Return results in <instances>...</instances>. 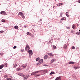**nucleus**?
I'll return each instance as SVG.
<instances>
[{
  "mask_svg": "<svg viewBox=\"0 0 80 80\" xmlns=\"http://www.w3.org/2000/svg\"><path fill=\"white\" fill-rule=\"evenodd\" d=\"M66 13H67H67H68V12H66Z\"/></svg>",
  "mask_w": 80,
  "mask_h": 80,
  "instance_id": "680f3d73",
  "label": "nucleus"
},
{
  "mask_svg": "<svg viewBox=\"0 0 80 80\" xmlns=\"http://www.w3.org/2000/svg\"><path fill=\"white\" fill-rule=\"evenodd\" d=\"M63 15V13H60V17H62V15Z\"/></svg>",
  "mask_w": 80,
  "mask_h": 80,
  "instance_id": "473e14b6",
  "label": "nucleus"
},
{
  "mask_svg": "<svg viewBox=\"0 0 80 80\" xmlns=\"http://www.w3.org/2000/svg\"><path fill=\"white\" fill-rule=\"evenodd\" d=\"M4 13H5V11H2L0 13L2 15H3L4 14Z\"/></svg>",
  "mask_w": 80,
  "mask_h": 80,
  "instance_id": "aec40b11",
  "label": "nucleus"
},
{
  "mask_svg": "<svg viewBox=\"0 0 80 80\" xmlns=\"http://www.w3.org/2000/svg\"><path fill=\"white\" fill-rule=\"evenodd\" d=\"M71 33H73V34L75 33V31H73V30H71Z\"/></svg>",
  "mask_w": 80,
  "mask_h": 80,
  "instance_id": "a878e982",
  "label": "nucleus"
},
{
  "mask_svg": "<svg viewBox=\"0 0 80 80\" xmlns=\"http://www.w3.org/2000/svg\"><path fill=\"white\" fill-rule=\"evenodd\" d=\"M57 61V60L56 59L54 58L51 61V63H53L54 62H56Z\"/></svg>",
  "mask_w": 80,
  "mask_h": 80,
  "instance_id": "0eeeda50",
  "label": "nucleus"
},
{
  "mask_svg": "<svg viewBox=\"0 0 80 80\" xmlns=\"http://www.w3.org/2000/svg\"><path fill=\"white\" fill-rule=\"evenodd\" d=\"M14 65V64H13Z\"/></svg>",
  "mask_w": 80,
  "mask_h": 80,
  "instance_id": "338daca9",
  "label": "nucleus"
},
{
  "mask_svg": "<svg viewBox=\"0 0 80 80\" xmlns=\"http://www.w3.org/2000/svg\"><path fill=\"white\" fill-rule=\"evenodd\" d=\"M38 76H40V74H38L37 75V74L36 75H34V77H38Z\"/></svg>",
  "mask_w": 80,
  "mask_h": 80,
  "instance_id": "393cba45",
  "label": "nucleus"
},
{
  "mask_svg": "<svg viewBox=\"0 0 80 80\" xmlns=\"http://www.w3.org/2000/svg\"><path fill=\"white\" fill-rule=\"evenodd\" d=\"M55 80H61V78L58 77L56 78Z\"/></svg>",
  "mask_w": 80,
  "mask_h": 80,
  "instance_id": "2eb2a0df",
  "label": "nucleus"
},
{
  "mask_svg": "<svg viewBox=\"0 0 80 80\" xmlns=\"http://www.w3.org/2000/svg\"><path fill=\"white\" fill-rule=\"evenodd\" d=\"M48 58V56L47 55H45L44 56V59H47Z\"/></svg>",
  "mask_w": 80,
  "mask_h": 80,
  "instance_id": "4be33fe9",
  "label": "nucleus"
},
{
  "mask_svg": "<svg viewBox=\"0 0 80 80\" xmlns=\"http://www.w3.org/2000/svg\"><path fill=\"white\" fill-rule=\"evenodd\" d=\"M76 35H80V31H79L78 32H76Z\"/></svg>",
  "mask_w": 80,
  "mask_h": 80,
  "instance_id": "c85d7f7f",
  "label": "nucleus"
},
{
  "mask_svg": "<svg viewBox=\"0 0 80 80\" xmlns=\"http://www.w3.org/2000/svg\"><path fill=\"white\" fill-rule=\"evenodd\" d=\"M20 76L21 77H25V75L23 73H21L20 74Z\"/></svg>",
  "mask_w": 80,
  "mask_h": 80,
  "instance_id": "4468645a",
  "label": "nucleus"
},
{
  "mask_svg": "<svg viewBox=\"0 0 80 80\" xmlns=\"http://www.w3.org/2000/svg\"><path fill=\"white\" fill-rule=\"evenodd\" d=\"M48 55L50 57H53V54L51 53H48Z\"/></svg>",
  "mask_w": 80,
  "mask_h": 80,
  "instance_id": "1a4fd4ad",
  "label": "nucleus"
},
{
  "mask_svg": "<svg viewBox=\"0 0 80 80\" xmlns=\"http://www.w3.org/2000/svg\"><path fill=\"white\" fill-rule=\"evenodd\" d=\"M29 49H30V47L28 45H27L26 46L25 50H26L27 51L28 50H29Z\"/></svg>",
  "mask_w": 80,
  "mask_h": 80,
  "instance_id": "7ed1b4c3",
  "label": "nucleus"
},
{
  "mask_svg": "<svg viewBox=\"0 0 80 80\" xmlns=\"http://www.w3.org/2000/svg\"><path fill=\"white\" fill-rule=\"evenodd\" d=\"M0 55H3V53H0Z\"/></svg>",
  "mask_w": 80,
  "mask_h": 80,
  "instance_id": "79ce46f5",
  "label": "nucleus"
},
{
  "mask_svg": "<svg viewBox=\"0 0 80 80\" xmlns=\"http://www.w3.org/2000/svg\"><path fill=\"white\" fill-rule=\"evenodd\" d=\"M27 34L28 35H30V36L32 35V34L31 33L29 32H27Z\"/></svg>",
  "mask_w": 80,
  "mask_h": 80,
  "instance_id": "f3484780",
  "label": "nucleus"
},
{
  "mask_svg": "<svg viewBox=\"0 0 80 80\" xmlns=\"http://www.w3.org/2000/svg\"><path fill=\"white\" fill-rule=\"evenodd\" d=\"M24 28H27V26H24Z\"/></svg>",
  "mask_w": 80,
  "mask_h": 80,
  "instance_id": "6e6d98bb",
  "label": "nucleus"
},
{
  "mask_svg": "<svg viewBox=\"0 0 80 80\" xmlns=\"http://www.w3.org/2000/svg\"><path fill=\"white\" fill-rule=\"evenodd\" d=\"M36 72L35 71L34 72L31 73V75L33 76V75H36Z\"/></svg>",
  "mask_w": 80,
  "mask_h": 80,
  "instance_id": "423d86ee",
  "label": "nucleus"
},
{
  "mask_svg": "<svg viewBox=\"0 0 80 80\" xmlns=\"http://www.w3.org/2000/svg\"><path fill=\"white\" fill-rule=\"evenodd\" d=\"M65 20V19L64 18H62L61 19L62 21H63V20Z\"/></svg>",
  "mask_w": 80,
  "mask_h": 80,
  "instance_id": "37998d69",
  "label": "nucleus"
},
{
  "mask_svg": "<svg viewBox=\"0 0 80 80\" xmlns=\"http://www.w3.org/2000/svg\"><path fill=\"white\" fill-rule=\"evenodd\" d=\"M66 15L67 17H70V15L68 14H66Z\"/></svg>",
  "mask_w": 80,
  "mask_h": 80,
  "instance_id": "f704fd0d",
  "label": "nucleus"
},
{
  "mask_svg": "<svg viewBox=\"0 0 80 80\" xmlns=\"http://www.w3.org/2000/svg\"><path fill=\"white\" fill-rule=\"evenodd\" d=\"M66 28H67V29H68V30H69V29H70V27H67Z\"/></svg>",
  "mask_w": 80,
  "mask_h": 80,
  "instance_id": "ea45409f",
  "label": "nucleus"
},
{
  "mask_svg": "<svg viewBox=\"0 0 80 80\" xmlns=\"http://www.w3.org/2000/svg\"><path fill=\"white\" fill-rule=\"evenodd\" d=\"M43 59H42L40 60L39 61V63H42L43 61Z\"/></svg>",
  "mask_w": 80,
  "mask_h": 80,
  "instance_id": "6e6552de",
  "label": "nucleus"
},
{
  "mask_svg": "<svg viewBox=\"0 0 80 80\" xmlns=\"http://www.w3.org/2000/svg\"><path fill=\"white\" fill-rule=\"evenodd\" d=\"M74 6H76V5H74Z\"/></svg>",
  "mask_w": 80,
  "mask_h": 80,
  "instance_id": "e2e57ef3",
  "label": "nucleus"
},
{
  "mask_svg": "<svg viewBox=\"0 0 80 80\" xmlns=\"http://www.w3.org/2000/svg\"><path fill=\"white\" fill-rule=\"evenodd\" d=\"M35 72H36V73H38V72H42V70L36 71Z\"/></svg>",
  "mask_w": 80,
  "mask_h": 80,
  "instance_id": "b1692460",
  "label": "nucleus"
},
{
  "mask_svg": "<svg viewBox=\"0 0 80 80\" xmlns=\"http://www.w3.org/2000/svg\"><path fill=\"white\" fill-rule=\"evenodd\" d=\"M17 71H19V70H22L21 68H18L17 69Z\"/></svg>",
  "mask_w": 80,
  "mask_h": 80,
  "instance_id": "6ab92c4d",
  "label": "nucleus"
},
{
  "mask_svg": "<svg viewBox=\"0 0 80 80\" xmlns=\"http://www.w3.org/2000/svg\"><path fill=\"white\" fill-rule=\"evenodd\" d=\"M49 42H50V43H52V41H51V40H50Z\"/></svg>",
  "mask_w": 80,
  "mask_h": 80,
  "instance_id": "8fccbe9b",
  "label": "nucleus"
},
{
  "mask_svg": "<svg viewBox=\"0 0 80 80\" xmlns=\"http://www.w3.org/2000/svg\"><path fill=\"white\" fill-rule=\"evenodd\" d=\"M28 76V77H30V75H26Z\"/></svg>",
  "mask_w": 80,
  "mask_h": 80,
  "instance_id": "de8ad7c7",
  "label": "nucleus"
},
{
  "mask_svg": "<svg viewBox=\"0 0 80 80\" xmlns=\"http://www.w3.org/2000/svg\"><path fill=\"white\" fill-rule=\"evenodd\" d=\"M17 66H18V65H17V64L16 65V67H17Z\"/></svg>",
  "mask_w": 80,
  "mask_h": 80,
  "instance_id": "603ef678",
  "label": "nucleus"
},
{
  "mask_svg": "<svg viewBox=\"0 0 80 80\" xmlns=\"http://www.w3.org/2000/svg\"><path fill=\"white\" fill-rule=\"evenodd\" d=\"M63 3H59V4H58L57 5L58 7H60V5H62Z\"/></svg>",
  "mask_w": 80,
  "mask_h": 80,
  "instance_id": "dca6fc26",
  "label": "nucleus"
},
{
  "mask_svg": "<svg viewBox=\"0 0 80 80\" xmlns=\"http://www.w3.org/2000/svg\"><path fill=\"white\" fill-rule=\"evenodd\" d=\"M69 64H70V65H72L73 64H74V63H75V62H69Z\"/></svg>",
  "mask_w": 80,
  "mask_h": 80,
  "instance_id": "ddd939ff",
  "label": "nucleus"
},
{
  "mask_svg": "<svg viewBox=\"0 0 80 80\" xmlns=\"http://www.w3.org/2000/svg\"><path fill=\"white\" fill-rule=\"evenodd\" d=\"M3 32H4L3 31H0V33H3Z\"/></svg>",
  "mask_w": 80,
  "mask_h": 80,
  "instance_id": "72a5a7b5",
  "label": "nucleus"
},
{
  "mask_svg": "<svg viewBox=\"0 0 80 80\" xmlns=\"http://www.w3.org/2000/svg\"><path fill=\"white\" fill-rule=\"evenodd\" d=\"M42 72L43 73L45 74V73H47L48 72V70L47 69H45L43 70H41Z\"/></svg>",
  "mask_w": 80,
  "mask_h": 80,
  "instance_id": "f03ea898",
  "label": "nucleus"
},
{
  "mask_svg": "<svg viewBox=\"0 0 80 80\" xmlns=\"http://www.w3.org/2000/svg\"><path fill=\"white\" fill-rule=\"evenodd\" d=\"M78 3H80V0H79L78 1Z\"/></svg>",
  "mask_w": 80,
  "mask_h": 80,
  "instance_id": "a18cd8bd",
  "label": "nucleus"
},
{
  "mask_svg": "<svg viewBox=\"0 0 80 80\" xmlns=\"http://www.w3.org/2000/svg\"><path fill=\"white\" fill-rule=\"evenodd\" d=\"M75 47L74 46H72V49H75Z\"/></svg>",
  "mask_w": 80,
  "mask_h": 80,
  "instance_id": "e433bc0d",
  "label": "nucleus"
},
{
  "mask_svg": "<svg viewBox=\"0 0 80 80\" xmlns=\"http://www.w3.org/2000/svg\"><path fill=\"white\" fill-rule=\"evenodd\" d=\"M1 25V24H0V25Z\"/></svg>",
  "mask_w": 80,
  "mask_h": 80,
  "instance_id": "69168bd1",
  "label": "nucleus"
},
{
  "mask_svg": "<svg viewBox=\"0 0 80 80\" xmlns=\"http://www.w3.org/2000/svg\"><path fill=\"white\" fill-rule=\"evenodd\" d=\"M47 43L49 44H50V42H48Z\"/></svg>",
  "mask_w": 80,
  "mask_h": 80,
  "instance_id": "13d9d810",
  "label": "nucleus"
},
{
  "mask_svg": "<svg viewBox=\"0 0 80 80\" xmlns=\"http://www.w3.org/2000/svg\"><path fill=\"white\" fill-rule=\"evenodd\" d=\"M74 68H75L76 69H77L78 68V67L76 66L74 67Z\"/></svg>",
  "mask_w": 80,
  "mask_h": 80,
  "instance_id": "58836bf2",
  "label": "nucleus"
},
{
  "mask_svg": "<svg viewBox=\"0 0 80 80\" xmlns=\"http://www.w3.org/2000/svg\"><path fill=\"white\" fill-rule=\"evenodd\" d=\"M37 64H38V65H40V64H39V63H37Z\"/></svg>",
  "mask_w": 80,
  "mask_h": 80,
  "instance_id": "5fc2aeb1",
  "label": "nucleus"
},
{
  "mask_svg": "<svg viewBox=\"0 0 80 80\" xmlns=\"http://www.w3.org/2000/svg\"><path fill=\"white\" fill-rule=\"evenodd\" d=\"M72 28L73 29H74V30H75V26L74 25H73L72 26Z\"/></svg>",
  "mask_w": 80,
  "mask_h": 80,
  "instance_id": "412c9836",
  "label": "nucleus"
},
{
  "mask_svg": "<svg viewBox=\"0 0 80 80\" xmlns=\"http://www.w3.org/2000/svg\"><path fill=\"white\" fill-rule=\"evenodd\" d=\"M79 49V47H77V49Z\"/></svg>",
  "mask_w": 80,
  "mask_h": 80,
  "instance_id": "864d4df0",
  "label": "nucleus"
},
{
  "mask_svg": "<svg viewBox=\"0 0 80 80\" xmlns=\"http://www.w3.org/2000/svg\"><path fill=\"white\" fill-rule=\"evenodd\" d=\"M18 15H21V16L22 18H23V19H24V18H25V16H24V15H23V13L22 12H19V13L18 14Z\"/></svg>",
  "mask_w": 80,
  "mask_h": 80,
  "instance_id": "f257e3e1",
  "label": "nucleus"
},
{
  "mask_svg": "<svg viewBox=\"0 0 80 80\" xmlns=\"http://www.w3.org/2000/svg\"><path fill=\"white\" fill-rule=\"evenodd\" d=\"M79 31H80V30H79Z\"/></svg>",
  "mask_w": 80,
  "mask_h": 80,
  "instance_id": "0e129e2a",
  "label": "nucleus"
},
{
  "mask_svg": "<svg viewBox=\"0 0 80 80\" xmlns=\"http://www.w3.org/2000/svg\"><path fill=\"white\" fill-rule=\"evenodd\" d=\"M16 67V66H14V68H15Z\"/></svg>",
  "mask_w": 80,
  "mask_h": 80,
  "instance_id": "052dcab7",
  "label": "nucleus"
},
{
  "mask_svg": "<svg viewBox=\"0 0 80 80\" xmlns=\"http://www.w3.org/2000/svg\"><path fill=\"white\" fill-rule=\"evenodd\" d=\"M40 60V58L38 57V58H36V61H38Z\"/></svg>",
  "mask_w": 80,
  "mask_h": 80,
  "instance_id": "bb28decb",
  "label": "nucleus"
},
{
  "mask_svg": "<svg viewBox=\"0 0 80 80\" xmlns=\"http://www.w3.org/2000/svg\"><path fill=\"white\" fill-rule=\"evenodd\" d=\"M7 80H9V78H7Z\"/></svg>",
  "mask_w": 80,
  "mask_h": 80,
  "instance_id": "09e8293b",
  "label": "nucleus"
},
{
  "mask_svg": "<svg viewBox=\"0 0 80 80\" xmlns=\"http://www.w3.org/2000/svg\"><path fill=\"white\" fill-rule=\"evenodd\" d=\"M67 44H65L64 45V49H67Z\"/></svg>",
  "mask_w": 80,
  "mask_h": 80,
  "instance_id": "f8f14e48",
  "label": "nucleus"
},
{
  "mask_svg": "<svg viewBox=\"0 0 80 80\" xmlns=\"http://www.w3.org/2000/svg\"><path fill=\"white\" fill-rule=\"evenodd\" d=\"M3 15H7V12H5L4 11Z\"/></svg>",
  "mask_w": 80,
  "mask_h": 80,
  "instance_id": "7c9ffc66",
  "label": "nucleus"
},
{
  "mask_svg": "<svg viewBox=\"0 0 80 80\" xmlns=\"http://www.w3.org/2000/svg\"><path fill=\"white\" fill-rule=\"evenodd\" d=\"M20 74H18V75H19L20 76Z\"/></svg>",
  "mask_w": 80,
  "mask_h": 80,
  "instance_id": "bf43d9fd",
  "label": "nucleus"
},
{
  "mask_svg": "<svg viewBox=\"0 0 80 80\" xmlns=\"http://www.w3.org/2000/svg\"><path fill=\"white\" fill-rule=\"evenodd\" d=\"M24 75V80H25V79H27V78H28V76H27V75Z\"/></svg>",
  "mask_w": 80,
  "mask_h": 80,
  "instance_id": "9d476101",
  "label": "nucleus"
},
{
  "mask_svg": "<svg viewBox=\"0 0 80 80\" xmlns=\"http://www.w3.org/2000/svg\"><path fill=\"white\" fill-rule=\"evenodd\" d=\"M29 55H33V51L32 50H29V51H27Z\"/></svg>",
  "mask_w": 80,
  "mask_h": 80,
  "instance_id": "20e7f679",
  "label": "nucleus"
},
{
  "mask_svg": "<svg viewBox=\"0 0 80 80\" xmlns=\"http://www.w3.org/2000/svg\"><path fill=\"white\" fill-rule=\"evenodd\" d=\"M32 54H29V58H30L32 57Z\"/></svg>",
  "mask_w": 80,
  "mask_h": 80,
  "instance_id": "a19ab883",
  "label": "nucleus"
},
{
  "mask_svg": "<svg viewBox=\"0 0 80 80\" xmlns=\"http://www.w3.org/2000/svg\"><path fill=\"white\" fill-rule=\"evenodd\" d=\"M17 48V46H14L13 47V49H15V48Z\"/></svg>",
  "mask_w": 80,
  "mask_h": 80,
  "instance_id": "c9c22d12",
  "label": "nucleus"
},
{
  "mask_svg": "<svg viewBox=\"0 0 80 80\" xmlns=\"http://www.w3.org/2000/svg\"><path fill=\"white\" fill-rule=\"evenodd\" d=\"M21 51L22 52H23L24 51V49H22V50H21Z\"/></svg>",
  "mask_w": 80,
  "mask_h": 80,
  "instance_id": "49530a36",
  "label": "nucleus"
},
{
  "mask_svg": "<svg viewBox=\"0 0 80 80\" xmlns=\"http://www.w3.org/2000/svg\"><path fill=\"white\" fill-rule=\"evenodd\" d=\"M43 66H44V67H48V65L46 64H44L43 65Z\"/></svg>",
  "mask_w": 80,
  "mask_h": 80,
  "instance_id": "4c0bfd02",
  "label": "nucleus"
},
{
  "mask_svg": "<svg viewBox=\"0 0 80 80\" xmlns=\"http://www.w3.org/2000/svg\"><path fill=\"white\" fill-rule=\"evenodd\" d=\"M42 19H40L39 20V22H42Z\"/></svg>",
  "mask_w": 80,
  "mask_h": 80,
  "instance_id": "c03bdc74",
  "label": "nucleus"
},
{
  "mask_svg": "<svg viewBox=\"0 0 80 80\" xmlns=\"http://www.w3.org/2000/svg\"><path fill=\"white\" fill-rule=\"evenodd\" d=\"M3 67H4V65L2 64L1 65H0V70L2 69V68H3Z\"/></svg>",
  "mask_w": 80,
  "mask_h": 80,
  "instance_id": "9b49d317",
  "label": "nucleus"
},
{
  "mask_svg": "<svg viewBox=\"0 0 80 80\" xmlns=\"http://www.w3.org/2000/svg\"><path fill=\"white\" fill-rule=\"evenodd\" d=\"M12 80V79L11 78H9V80Z\"/></svg>",
  "mask_w": 80,
  "mask_h": 80,
  "instance_id": "3c124183",
  "label": "nucleus"
},
{
  "mask_svg": "<svg viewBox=\"0 0 80 80\" xmlns=\"http://www.w3.org/2000/svg\"><path fill=\"white\" fill-rule=\"evenodd\" d=\"M53 48H54V49H56L57 48V47H56V46H53Z\"/></svg>",
  "mask_w": 80,
  "mask_h": 80,
  "instance_id": "c756f323",
  "label": "nucleus"
},
{
  "mask_svg": "<svg viewBox=\"0 0 80 80\" xmlns=\"http://www.w3.org/2000/svg\"><path fill=\"white\" fill-rule=\"evenodd\" d=\"M27 66V63H26L25 64H23L22 65V67L23 68H26V67Z\"/></svg>",
  "mask_w": 80,
  "mask_h": 80,
  "instance_id": "39448f33",
  "label": "nucleus"
},
{
  "mask_svg": "<svg viewBox=\"0 0 80 80\" xmlns=\"http://www.w3.org/2000/svg\"><path fill=\"white\" fill-rule=\"evenodd\" d=\"M54 7H55V6H54L53 7V8H54Z\"/></svg>",
  "mask_w": 80,
  "mask_h": 80,
  "instance_id": "4d7b16f0",
  "label": "nucleus"
},
{
  "mask_svg": "<svg viewBox=\"0 0 80 80\" xmlns=\"http://www.w3.org/2000/svg\"><path fill=\"white\" fill-rule=\"evenodd\" d=\"M14 28L15 29H18V26H15Z\"/></svg>",
  "mask_w": 80,
  "mask_h": 80,
  "instance_id": "a211bd4d",
  "label": "nucleus"
},
{
  "mask_svg": "<svg viewBox=\"0 0 80 80\" xmlns=\"http://www.w3.org/2000/svg\"><path fill=\"white\" fill-rule=\"evenodd\" d=\"M53 74H55V72H52L50 73V75H53Z\"/></svg>",
  "mask_w": 80,
  "mask_h": 80,
  "instance_id": "5701e85b",
  "label": "nucleus"
},
{
  "mask_svg": "<svg viewBox=\"0 0 80 80\" xmlns=\"http://www.w3.org/2000/svg\"><path fill=\"white\" fill-rule=\"evenodd\" d=\"M8 65V64L7 63H6L4 64V66H5V67H7V65Z\"/></svg>",
  "mask_w": 80,
  "mask_h": 80,
  "instance_id": "2f4dec72",
  "label": "nucleus"
},
{
  "mask_svg": "<svg viewBox=\"0 0 80 80\" xmlns=\"http://www.w3.org/2000/svg\"><path fill=\"white\" fill-rule=\"evenodd\" d=\"M1 21L2 22H5V19H2Z\"/></svg>",
  "mask_w": 80,
  "mask_h": 80,
  "instance_id": "cd10ccee",
  "label": "nucleus"
}]
</instances>
